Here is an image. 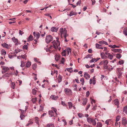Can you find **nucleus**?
Masks as SVG:
<instances>
[{
	"mask_svg": "<svg viewBox=\"0 0 127 127\" xmlns=\"http://www.w3.org/2000/svg\"><path fill=\"white\" fill-rule=\"evenodd\" d=\"M53 44V46H51L50 47V48H54L55 49H57L58 48V46L60 45V43L59 41L57 39L56 41L54 40L52 42Z\"/></svg>",
	"mask_w": 127,
	"mask_h": 127,
	"instance_id": "nucleus-1",
	"label": "nucleus"
},
{
	"mask_svg": "<svg viewBox=\"0 0 127 127\" xmlns=\"http://www.w3.org/2000/svg\"><path fill=\"white\" fill-rule=\"evenodd\" d=\"M59 31L62 36L63 35L64 36V35H67V31L65 28H61L60 29Z\"/></svg>",
	"mask_w": 127,
	"mask_h": 127,
	"instance_id": "nucleus-2",
	"label": "nucleus"
},
{
	"mask_svg": "<svg viewBox=\"0 0 127 127\" xmlns=\"http://www.w3.org/2000/svg\"><path fill=\"white\" fill-rule=\"evenodd\" d=\"M53 38L51 35H49L46 36L45 39V41L47 43H49L51 41L53 40Z\"/></svg>",
	"mask_w": 127,
	"mask_h": 127,
	"instance_id": "nucleus-3",
	"label": "nucleus"
},
{
	"mask_svg": "<svg viewBox=\"0 0 127 127\" xmlns=\"http://www.w3.org/2000/svg\"><path fill=\"white\" fill-rule=\"evenodd\" d=\"M117 70L118 77L119 78H120L122 73V71H123V69L120 68H118L117 69Z\"/></svg>",
	"mask_w": 127,
	"mask_h": 127,
	"instance_id": "nucleus-4",
	"label": "nucleus"
},
{
	"mask_svg": "<svg viewBox=\"0 0 127 127\" xmlns=\"http://www.w3.org/2000/svg\"><path fill=\"white\" fill-rule=\"evenodd\" d=\"M64 91L66 95H70L71 94L72 92L71 90L69 89L66 88L64 89Z\"/></svg>",
	"mask_w": 127,
	"mask_h": 127,
	"instance_id": "nucleus-5",
	"label": "nucleus"
},
{
	"mask_svg": "<svg viewBox=\"0 0 127 127\" xmlns=\"http://www.w3.org/2000/svg\"><path fill=\"white\" fill-rule=\"evenodd\" d=\"M12 39L13 41L15 43V45H18L20 44V43L18 41V39L15 38V37H13L12 38Z\"/></svg>",
	"mask_w": 127,
	"mask_h": 127,
	"instance_id": "nucleus-6",
	"label": "nucleus"
},
{
	"mask_svg": "<svg viewBox=\"0 0 127 127\" xmlns=\"http://www.w3.org/2000/svg\"><path fill=\"white\" fill-rule=\"evenodd\" d=\"M108 63V61L107 60H103L102 61H101L99 64L100 65H103V66H105L107 65Z\"/></svg>",
	"mask_w": 127,
	"mask_h": 127,
	"instance_id": "nucleus-7",
	"label": "nucleus"
},
{
	"mask_svg": "<svg viewBox=\"0 0 127 127\" xmlns=\"http://www.w3.org/2000/svg\"><path fill=\"white\" fill-rule=\"evenodd\" d=\"M1 67H2V69L3 70H4V71H2V74H3L4 73L6 72L8 70H9V68L8 67H7L2 66Z\"/></svg>",
	"mask_w": 127,
	"mask_h": 127,
	"instance_id": "nucleus-8",
	"label": "nucleus"
},
{
	"mask_svg": "<svg viewBox=\"0 0 127 127\" xmlns=\"http://www.w3.org/2000/svg\"><path fill=\"white\" fill-rule=\"evenodd\" d=\"M33 34L34 37H36V39H38L40 35V34L38 32H33Z\"/></svg>",
	"mask_w": 127,
	"mask_h": 127,
	"instance_id": "nucleus-9",
	"label": "nucleus"
},
{
	"mask_svg": "<svg viewBox=\"0 0 127 127\" xmlns=\"http://www.w3.org/2000/svg\"><path fill=\"white\" fill-rule=\"evenodd\" d=\"M122 124L124 126L127 124V121L125 118H123L122 119Z\"/></svg>",
	"mask_w": 127,
	"mask_h": 127,
	"instance_id": "nucleus-10",
	"label": "nucleus"
},
{
	"mask_svg": "<svg viewBox=\"0 0 127 127\" xmlns=\"http://www.w3.org/2000/svg\"><path fill=\"white\" fill-rule=\"evenodd\" d=\"M1 46L3 47L9 49L10 48V46L6 43H4L1 44Z\"/></svg>",
	"mask_w": 127,
	"mask_h": 127,
	"instance_id": "nucleus-11",
	"label": "nucleus"
},
{
	"mask_svg": "<svg viewBox=\"0 0 127 127\" xmlns=\"http://www.w3.org/2000/svg\"><path fill=\"white\" fill-rule=\"evenodd\" d=\"M84 76L87 79H89L90 77L89 75L86 72H85Z\"/></svg>",
	"mask_w": 127,
	"mask_h": 127,
	"instance_id": "nucleus-12",
	"label": "nucleus"
},
{
	"mask_svg": "<svg viewBox=\"0 0 127 127\" xmlns=\"http://www.w3.org/2000/svg\"><path fill=\"white\" fill-rule=\"evenodd\" d=\"M50 98L53 100H56L58 98V96H55L54 95H51Z\"/></svg>",
	"mask_w": 127,
	"mask_h": 127,
	"instance_id": "nucleus-13",
	"label": "nucleus"
},
{
	"mask_svg": "<svg viewBox=\"0 0 127 127\" xmlns=\"http://www.w3.org/2000/svg\"><path fill=\"white\" fill-rule=\"evenodd\" d=\"M95 47L96 48L98 49H103V48L102 47L101 45L98 43H96L95 44Z\"/></svg>",
	"mask_w": 127,
	"mask_h": 127,
	"instance_id": "nucleus-14",
	"label": "nucleus"
},
{
	"mask_svg": "<svg viewBox=\"0 0 127 127\" xmlns=\"http://www.w3.org/2000/svg\"><path fill=\"white\" fill-rule=\"evenodd\" d=\"M114 102L115 104L117 105V108H118L119 107V100L117 99H115L114 101Z\"/></svg>",
	"mask_w": 127,
	"mask_h": 127,
	"instance_id": "nucleus-15",
	"label": "nucleus"
},
{
	"mask_svg": "<svg viewBox=\"0 0 127 127\" xmlns=\"http://www.w3.org/2000/svg\"><path fill=\"white\" fill-rule=\"evenodd\" d=\"M10 73H7L2 76V77L3 78H5L6 77H9L10 76Z\"/></svg>",
	"mask_w": 127,
	"mask_h": 127,
	"instance_id": "nucleus-16",
	"label": "nucleus"
},
{
	"mask_svg": "<svg viewBox=\"0 0 127 127\" xmlns=\"http://www.w3.org/2000/svg\"><path fill=\"white\" fill-rule=\"evenodd\" d=\"M49 115L51 117L54 116V112L52 110L49 111Z\"/></svg>",
	"mask_w": 127,
	"mask_h": 127,
	"instance_id": "nucleus-17",
	"label": "nucleus"
},
{
	"mask_svg": "<svg viewBox=\"0 0 127 127\" xmlns=\"http://www.w3.org/2000/svg\"><path fill=\"white\" fill-rule=\"evenodd\" d=\"M31 64V62L29 61H28L26 64V67H29L30 66Z\"/></svg>",
	"mask_w": 127,
	"mask_h": 127,
	"instance_id": "nucleus-18",
	"label": "nucleus"
},
{
	"mask_svg": "<svg viewBox=\"0 0 127 127\" xmlns=\"http://www.w3.org/2000/svg\"><path fill=\"white\" fill-rule=\"evenodd\" d=\"M98 43L100 44H104L105 45H108L107 43L105 41L103 40H102L101 41L99 42Z\"/></svg>",
	"mask_w": 127,
	"mask_h": 127,
	"instance_id": "nucleus-19",
	"label": "nucleus"
},
{
	"mask_svg": "<svg viewBox=\"0 0 127 127\" xmlns=\"http://www.w3.org/2000/svg\"><path fill=\"white\" fill-rule=\"evenodd\" d=\"M51 31L53 32H57V30L56 27H52L51 29Z\"/></svg>",
	"mask_w": 127,
	"mask_h": 127,
	"instance_id": "nucleus-20",
	"label": "nucleus"
},
{
	"mask_svg": "<svg viewBox=\"0 0 127 127\" xmlns=\"http://www.w3.org/2000/svg\"><path fill=\"white\" fill-rule=\"evenodd\" d=\"M91 123H92L93 125L95 126L96 124V122L95 120L93 119L91 122Z\"/></svg>",
	"mask_w": 127,
	"mask_h": 127,
	"instance_id": "nucleus-21",
	"label": "nucleus"
},
{
	"mask_svg": "<svg viewBox=\"0 0 127 127\" xmlns=\"http://www.w3.org/2000/svg\"><path fill=\"white\" fill-rule=\"evenodd\" d=\"M100 55L101 58L103 59H104L105 58L106 56L104 53L102 52L101 53Z\"/></svg>",
	"mask_w": 127,
	"mask_h": 127,
	"instance_id": "nucleus-22",
	"label": "nucleus"
},
{
	"mask_svg": "<svg viewBox=\"0 0 127 127\" xmlns=\"http://www.w3.org/2000/svg\"><path fill=\"white\" fill-rule=\"evenodd\" d=\"M108 57L110 60H111L113 58V56L111 55L110 53H108Z\"/></svg>",
	"mask_w": 127,
	"mask_h": 127,
	"instance_id": "nucleus-23",
	"label": "nucleus"
},
{
	"mask_svg": "<svg viewBox=\"0 0 127 127\" xmlns=\"http://www.w3.org/2000/svg\"><path fill=\"white\" fill-rule=\"evenodd\" d=\"M123 33L125 35H127V28H125L123 31Z\"/></svg>",
	"mask_w": 127,
	"mask_h": 127,
	"instance_id": "nucleus-24",
	"label": "nucleus"
},
{
	"mask_svg": "<svg viewBox=\"0 0 127 127\" xmlns=\"http://www.w3.org/2000/svg\"><path fill=\"white\" fill-rule=\"evenodd\" d=\"M33 36L32 35H30L28 38V41L32 40L33 39Z\"/></svg>",
	"mask_w": 127,
	"mask_h": 127,
	"instance_id": "nucleus-25",
	"label": "nucleus"
},
{
	"mask_svg": "<svg viewBox=\"0 0 127 127\" xmlns=\"http://www.w3.org/2000/svg\"><path fill=\"white\" fill-rule=\"evenodd\" d=\"M39 119L37 117H35V122L38 125H39Z\"/></svg>",
	"mask_w": 127,
	"mask_h": 127,
	"instance_id": "nucleus-26",
	"label": "nucleus"
},
{
	"mask_svg": "<svg viewBox=\"0 0 127 127\" xmlns=\"http://www.w3.org/2000/svg\"><path fill=\"white\" fill-rule=\"evenodd\" d=\"M77 13L76 12H74L73 11H72L70 12L69 15L71 16L74 15H76Z\"/></svg>",
	"mask_w": 127,
	"mask_h": 127,
	"instance_id": "nucleus-27",
	"label": "nucleus"
},
{
	"mask_svg": "<svg viewBox=\"0 0 127 127\" xmlns=\"http://www.w3.org/2000/svg\"><path fill=\"white\" fill-rule=\"evenodd\" d=\"M47 127H54V125L52 123H50L48 124L47 125Z\"/></svg>",
	"mask_w": 127,
	"mask_h": 127,
	"instance_id": "nucleus-28",
	"label": "nucleus"
},
{
	"mask_svg": "<svg viewBox=\"0 0 127 127\" xmlns=\"http://www.w3.org/2000/svg\"><path fill=\"white\" fill-rule=\"evenodd\" d=\"M6 53V51L2 49L1 51V55H5Z\"/></svg>",
	"mask_w": 127,
	"mask_h": 127,
	"instance_id": "nucleus-29",
	"label": "nucleus"
},
{
	"mask_svg": "<svg viewBox=\"0 0 127 127\" xmlns=\"http://www.w3.org/2000/svg\"><path fill=\"white\" fill-rule=\"evenodd\" d=\"M87 101V98H85L84 100L82 103V104L84 105H85L86 104Z\"/></svg>",
	"mask_w": 127,
	"mask_h": 127,
	"instance_id": "nucleus-30",
	"label": "nucleus"
},
{
	"mask_svg": "<svg viewBox=\"0 0 127 127\" xmlns=\"http://www.w3.org/2000/svg\"><path fill=\"white\" fill-rule=\"evenodd\" d=\"M123 112L127 114V105L124 108Z\"/></svg>",
	"mask_w": 127,
	"mask_h": 127,
	"instance_id": "nucleus-31",
	"label": "nucleus"
},
{
	"mask_svg": "<svg viewBox=\"0 0 127 127\" xmlns=\"http://www.w3.org/2000/svg\"><path fill=\"white\" fill-rule=\"evenodd\" d=\"M67 54L68 55L69 53H71V50L70 48H68L67 49Z\"/></svg>",
	"mask_w": 127,
	"mask_h": 127,
	"instance_id": "nucleus-32",
	"label": "nucleus"
},
{
	"mask_svg": "<svg viewBox=\"0 0 127 127\" xmlns=\"http://www.w3.org/2000/svg\"><path fill=\"white\" fill-rule=\"evenodd\" d=\"M62 80V76L60 75H59L58 77V82L60 83Z\"/></svg>",
	"mask_w": 127,
	"mask_h": 127,
	"instance_id": "nucleus-33",
	"label": "nucleus"
},
{
	"mask_svg": "<svg viewBox=\"0 0 127 127\" xmlns=\"http://www.w3.org/2000/svg\"><path fill=\"white\" fill-rule=\"evenodd\" d=\"M32 68L33 70H35L37 67V64H32Z\"/></svg>",
	"mask_w": 127,
	"mask_h": 127,
	"instance_id": "nucleus-34",
	"label": "nucleus"
},
{
	"mask_svg": "<svg viewBox=\"0 0 127 127\" xmlns=\"http://www.w3.org/2000/svg\"><path fill=\"white\" fill-rule=\"evenodd\" d=\"M66 70L70 72H71L73 71L72 68H67L66 69Z\"/></svg>",
	"mask_w": 127,
	"mask_h": 127,
	"instance_id": "nucleus-35",
	"label": "nucleus"
},
{
	"mask_svg": "<svg viewBox=\"0 0 127 127\" xmlns=\"http://www.w3.org/2000/svg\"><path fill=\"white\" fill-rule=\"evenodd\" d=\"M68 103L69 108L70 109L72 107V103L70 102H68Z\"/></svg>",
	"mask_w": 127,
	"mask_h": 127,
	"instance_id": "nucleus-36",
	"label": "nucleus"
},
{
	"mask_svg": "<svg viewBox=\"0 0 127 127\" xmlns=\"http://www.w3.org/2000/svg\"><path fill=\"white\" fill-rule=\"evenodd\" d=\"M93 119L90 118H87V121L90 123H91V122Z\"/></svg>",
	"mask_w": 127,
	"mask_h": 127,
	"instance_id": "nucleus-37",
	"label": "nucleus"
},
{
	"mask_svg": "<svg viewBox=\"0 0 127 127\" xmlns=\"http://www.w3.org/2000/svg\"><path fill=\"white\" fill-rule=\"evenodd\" d=\"M66 50H64L62 53V55L63 56H65L66 55Z\"/></svg>",
	"mask_w": 127,
	"mask_h": 127,
	"instance_id": "nucleus-38",
	"label": "nucleus"
},
{
	"mask_svg": "<svg viewBox=\"0 0 127 127\" xmlns=\"http://www.w3.org/2000/svg\"><path fill=\"white\" fill-rule=\"evenodd\" d=\"M21 57L22 58L26 60L27 56L25 54L21 55Z\"/></svg>",
	"mask_w": 127,
	"mask_h": 127,
	"instance_id": "nucleus-39",
	"label": "nucleus"
},
{
	"mask_svg": "<svg viewBox=\"0 0 127 127\" xmlns=\"http://www.w3.org/2000/svg\"><path fill=\"white\" fill-rule=\"evenodd\" d=\"M122 56L120 54H117L116 55V57L118 59L120 58Z\"/></svg>",
	"mask_w": 127,
	"mask_h": 127,
	"instance_id": "nucleus-40",
	"label": "nucleus"
},
{
	"mask_svg": "<svg viewBox=\"0 0 127 127\" xmlns=\"http://www.w3.org/2000/svg\"><path fill=\"white\" fill-rule=\"evenodd\" d=\"M15 86V83L12 82L11 83V87L13 89H14Z\"/></svg>",
	"mask_w": 127,
	"mask_h": 127,
	"instance_id": "nucleus-41",
	"label": "nucleus"
},
{
	"mask_svg": "<svg viewBox=\"0 0 127 127\" xmlns=\"http://www.w3.org/2000/svg\"><path fill=\"white\" fill-rule=\"evenodd\" d=\"M102 125L100 122H98L97 124V127H102Z\"/></svg>",
	"mask_w": 127,
	"mask_h": 127,
	"instance_id": "nucleus-42",
	"label": "nucleus"
},
{
	"mask_svg": "<svg viewBox=\"0 0 127 127\" xmlns=\"http://www.w3.org/2000/svg\"><path fill=\"white\" fill-rule=\"evenodd\" d=\"M25 117V116L24 114H21L20 117L21 120H23Z\"/></svg>",
	"mask_w": 127,
	"mask_h": 127,
	"instance_id": "nucleus-43",
	"label": "nucleus"
},
{
	"mask_svg": "<svg viewBox=\"0 0 127 127\" xmlns=\"http://www.w3.org/2000/svg\"><path fill=\"white\" fill-rule=\"evenodd\" d=\"M78 116L80 118H82L84 117V115L82 113H78Z\"/></svg>",
	"mask_w": 127,
	"mask_h": 127,
	"instance_id": "nucleus-44",
	"label": "nucleus"
},
{
	"mask_svg": "<svg viewBox=\"0 0 127 127\" xmlns=\"http://www.w3.org/2000/svg\"><path fill=\"white\" fill-rule=\"evenodd\" d=\"M92 56V55L91 54H89L87 55L85 57V58L87 59L89 58H91V56Z\"/></svg>",
	"mask_w": 127,
	"mask_h": 127,
	"instance_id": "nucleus-45",
	"label": "nucleus"
},
{
	"mask_svg": "<svg viewBox=\"0 0 127 127\" xmlns=\"http://www.w3.org/2000/svg\"><path fill=\"white\" fill-rule=\"evenodd\" d=\"M80 81L81 82L82 85H83L84 82V78H81L80 80Z\"/></svg>",
	"mask_w": 127,
	"mask_h": 127,
	"instance_id": "nucleus-46",
	"label": "nucleus"
},
{
	"mask_svg": "<svg viewBox=\"0 0 127 127\" xmlns=\"http://www.w3.org/2000/svg\"><path fill=\"white\" fill-rule=\"evenodd\" d=\"M111 121V119H109L107 120L105 122V123L107 125H109V122Z\"/></svg>",
	"mask_w": 127,
	"mask_h": 127,
	"instance_id": "nucleus-47",
	"label": "nucleus"
},
{
	"mask_svg": "<svg viewBox=\"0 0 127 127\" xmlns=\"http://www.w3.org/2000/svg\"><path fill=\"white\" fill-rule=\"evenodd\" d=\"M120 117H121L119 116H117L116 118V121L117 122L119 121L120 119Z\"/></svg>",
	"mask_w": 127,
	"mask_h": 127,
	"instance_id": "nucleus-48",
	"label": "nucleus"
},
{
	"mask_svg": "<svg viewBox=\"0 0 127 127\" xmlns=\"http://www.w3.org/2000/svg\"><path fill=\"white\" fill-rule=\"evenodd\" d=\"M90 99L91 100V103L92 104H93V103H95V101L94 99L91 98Z\"/></svg>",
	"mask_w": 127,
	"mask_h": 127,
	"instance_id": "nucleus-49",
	"label": "nucleus"
},
{
	"mask_svg": "<svg viewBox=\"0 0 127 127\" xmlns=\"http://www.w3.org/2000/svg\"><path fill=\"white\" fill-rule=\"evenodd\" d=\"M36 91L34 89H33L32 90V93L33 95H35L36 94Z\"/></svg>",
	"mask_w": 127,
	"mask_h": 127,
	"instance_id": "nucleus-50",
	"label": "nucleus"
},
{
	"mask_svg": "<svg viewBox=\"0 0 127 127\" xmlns=\"http://www.w3.org/2000/svg\"><path fill=\"white\" fill-rule=\"evenodd\" d=\"M25 66V63L23 61L21 62V64L20 66L22 67H23Z\"/></svg>",
	"mask_w": 127,
	"mask_h": 127,
	"instance_id": "nucleus-51",
	"label": "nucleus"
},
{
	"mask_svg": "<svg viewBox=\"0 0 127 127\" xmlns=\"http://www.w3.org/2000/svg\"><path fill=\"white\" fill-rule=\"evenodd\" d=\"M55 60L56 61H58L59 60V56L56 55L55 56Z\"/></svg>",
	"mask_w": 127,
	"mask_h": 127,
	"instance_id": "nucleus-52",
	"label": "nucleus"
},
{
	"mask_svg": "<svg viewBox=\"0 0 127 127\" xmlns=\"http://www.w3.org/2000/svg\"><path fill=\"white\" fill-rule=\"evenodd\" d=\"M28 46L27 45H24L23 47V49H25L26 50H27L28 49Z\"/></svg>",
	"mask_w": 127,
	"mask_h": 127,
	"instance_id": "nucleus-53",
	"label": "nucleus"
},
{
	"mask_svg": "<svg viewBox=\"0 0 127 127\" xmlns=\"http://www.w3.org/2000/svg\"><path fill=\"white\" fill-rule=\"evenodd\" d=\"M37 98H33L32 99V100L33 103H34L37 100Z\"/></svg>",
	"mask_w": 127,
	"mask_h": 127,
	"instance_id": "nucleus-54",
	"label": "nucleus"
},
{
	"mask_svg": "<svg viewBox=\"0 0 127 127\" xmlns=\"http://www.w3.org/2000/svg\"><path fill=\"white\" fill-rule=\"evenodd\" d=\"M124 63V61L123 60L120 61H119V64L120 65L123 64Z\"/></svg>",
	"mask_w": 127,
	"mask_h": 127,
	"instance_id": "nucleus-55",
	"label": "nucleus"
},
{
	"mask_svg": "<svg viewBox=\"0 0 127 127\" xmlns=\"http://www.w3.org/2000/svg\"><path fill=\"white\" fill-rule=\"evenodd\" d=\"M52 110H53L55 112V113L56 114V115H57V114L56 113V111H57V109L53 107L52 108Z\"/></svg>",
	"mask_w": 127,
	"mask_h": 127,
	"instance_id": "nucleus-56",
	"label": "nucleus"
},
{
	"mask_svg": "<svg viewBox=\"0 0 127 127\" xmlns=\"http://www.w3.org/2000/svg\"><path fill=\"white\" fill-rule=\"evenodd\" d=\"M52 48H50V47L49 48H48V49H46V51L47 52H51V49H52Z\"/></svg>",
	"mask_w": 127,
	"mask_h": 127,
	"instance_id": "nucleus-57",
	"label": "nucleus"
},
{
	"mask_svg": "<svg viewBox=\"0 0 127 127\" xmlns=\"http://www.w3.org/2000/svg\"><path fill=\"white\" fill-rule=\"evenodd\" d=\"M33 123V122L31 121H29V123H28L26 125V126H29L30 124H32Z\"/></svg>",
	"mask_w": 127,
	"mask_h": 127,
	"instance_id": "nucleus-58",
	"label": "nucleus"
},
{
	"mask_svg": "<svg viewBox=\"0 0 127 127\" xmlns=\"http://www.w3.org/2000/svg\"><path fill=\"white\" fill-rule=\"evenodd\" d=\"M68 36V35H64V38L65 39V41L66 42H67V40L66 39V37L67 36Z\"/></svg>",
	"mask_w": 127,
	"mask_h": 127,
	"instance_id": "nucleus-59",
	"label": "nucleus"
},
{
	"mask_svg": "<svg viewBox=\"0 0 127 127\" xmlns=\"http://www.w3.org/2000/svg\"><path fill=\"white\" fill-rule=\"evenodd\" d=\"M65 59L64 58H62V60L61 61V63L62 64H64V63Z\"/></svg>",
	"mask_w": 127,
	"mask_h": 127,
	"instance_id": "nucleus-60",
	"label": "nucleus"
},
{
	"mask_svg": "<svg viewBox=\"0 0 127 127\" xmlns=\"http://www.w3.org/2000/svg\"><path fill=\"white\" fill-rule=\"evenodd\" d=\"M20 50H15V52L16 53H17L18 52H20Z\"/></svg>",
	"mask_w": 127,
	"mask_h": 127,
	"instance_id": "nucleus-61",
	"label": "nucleus"
},
{
	"mask_svg": "<svg viewBox=\"0 0 127 127\" xmlns=\"http://www.w3.org/2000/svg\"><path fill=\"white\" fill-rule=\"evenodd\" d=\"M94 62H95V58L92 59L90 61V63H92Z\"/></svg>",
	"mask_w": 127,
	"mask_h": 127,
	"instance_id": "nucleus-62",
	"label": "nucleus"
},
{
	"mask_svg": "<svg viewBox=\"0 0 127 127\" xmlns=\"http://www.w3.org/2000/svg\"><path fill=\"white\" fill-rule=\"evenodd\" d=\"M87 96L88 97L90 95V92L89 91H87L86 93Z\"/></svg>",
	"mask_w": 127,
	"mask_h": 127,
	"instance_id": "nucleus-63",
	"label": "nucleus"
},
{
	"mask_svg": "<svg viewBox=\"0 0 127 127\" xmlns=\"http://www.w3.org/2000/svg\"><path fill=\"white\" fill-rule=\"evenodd\" d=\"M103 68L104 69H107L108 68V66L107 65L105 66H103Z\"/></svg>",
	"mask_w": 127,
	"mask_h": 127,
	"instance_id": "nucleus-64",
	"label": "nucleus"
}]
</instances>
